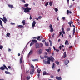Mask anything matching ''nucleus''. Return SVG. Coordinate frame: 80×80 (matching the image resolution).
<instances>
[{"label":"nucleus","mask_w":80,"mask_h":80,"mask_svg":"<svg viewBox=\"0 0 80 80\" xmlns=\"http://www.w3.org/2000/svg\"><path fill=\"white\" fill-rule=\"evenodd\" d=\"M48 60L47 61H45V60H43V62L45 64H48V65H49L50 64V60L52 62H53V60H54V58L52 57H48L47 58Z\"/></svg>","instance_id":"obj_1"},{"label":"nucleus","mask_w":80,"mask_h":80,"mask_svg":"<svg viewBox=\"0 0 80 80\" xmlns=\"http://www.w3.org/2000/svg\"><path fill=\"white\" fill-rule=\"evenodd\" d=\"M28 4H26L24 5V7H27L26 8L24 7H22V9L24 10V12L25 13H27V12H30V10H31V8H28Z\"/></svg>","instance_id":"obj_2"},{"label":"nucleus","mask_w":80,"mask_h":80,"mask_svg":"<svg viewBox=\"0 0 80 80\" xmlns=\"http://www.w3.org/2000/svg\"><path fill=\"white\" fill-rule=\"evenodd\" d=\"M36 48H40V44L38 43H36L35 45Z\"/></svg>","instance_id":"obj_3"},{"label":"nucleus","mask_w":80,"mask_h":80,"mask_svg":"<svg viewBox=\"0 0 80 80\" xmlns=\"http://www.w3.org/2000/svg\"><path fill=\"white\" fill-rule=\"evenodd\" d=\"M42 52H43V50H42V49H40L39 50V51H38V54L40 55V54H41L42 53Z\"/></svg>","instance_id":"obj_4"},{"label":"nucleus","mask_w":80,"mask_h":80,"mask_svg":"<svg viewBox=\"0 0 80 80\" xmlns=\"http://www.w3.org/2000/svg\"><path fill=\"white\" fill-rule=\"evenodd\" d=\"M68 63H69V60H65L64 62V63L65 65H67Z\"/></svg>","instance_id":"obj_5"},{"label":"nucleus","mask_w":80,"mask_h":80,"mask_svg":"<svg viewBox=\"0 0 80 80\" xmlns=\"http://www.w3.org/2000/svg\"><path fill=\"white\" fill-rule=\"evenodd\" d=\"M34 73V69H31V71H30V74H31V75H33Z\"/></svg>","instance_id":"obj_6"},{"label":"nucleus","mask_w":80,"mask_h":80,"mask_svg":"<svg viewBox=\"0 0 80 80\" xmlns=\"http://www.w3.org/2000/svg\"><path fill=\"white\" fill-rule=\"evenodd\" d=\"M35 24H36V22L35 20H34L32 24V27H33V28L35 27Z\"/></svg>","instance_id":"obj_7"},{"label":"nucleus","mask_w":80,"mask_h":80,"mask_svg":"<svg viewBox=\"0 0 80 80\" xmlns=\"http://www.w3.org/2000/svg\"><path fill=\"white\" fill-rule=\"evenodd\" d=\"M18 27L19 28H24L23 26L22 25H18Z\"/></svg>","instance_id":"obj_8"},{"label":"nucleus","mask_w":80,"mask_h":80,"mask_svg":"<svg viewBox=\"0 0 80 80\" xmlns=\"http://www.w3.org/2000/svg\"><path fill=\"white\" fill-rule=\"evenodd\" d=\"M56 78L58 80H62V78L61 77H56Z\"/></svg>","instance_id":"obj_9"},{"label":"nucleus","mask_w":80,"mask_h":80,"mask_svg":"<svg viewBox=\"0 0 80 80\" xmlns=\"http://www.w3.org/2000/svg\"><path fill=\"white\" fill-rule=\"evenodd\" d=\"M46 51H47V52H50V51H51V48H49V49H45Z\"/></svg>","instance_id":"obj_10"},{"label":"nucleus","mask_w":80,"mask_h":80,"mask_svg":"<svg viewBox=\"0 0 80 80\" xmlns=\"http://www.w3.org/2000/svg\"><path fill=\"white\" fill-rule=\"evenodd\" d=\"M65 45H69V43H68V41L66 40L65 42Z\"/></svg>","instance_id":"obj_11"},{"label":"nucleus","mask_w":80,"mask_h":80,"mask_svg":"<svg viewBox=\"0 0 80 80\" xmlns=\"http://www.w3.org/2000/svg\"><path fill=\"white\" fill-rule=\"evenodd\" d=\"M67 14L68 15L69 13H70V14H72V12L68 10H67Z\"/></svg>","instance_id":"obj_12"},{"label":"nucleus","mask_w":80,"mask_h":80,"mask_svg":"<svg viewBox=\"0 0 80 80\" xmlns=\"http://www.w3.org/2000/svg\"><path fill=\"white\" fill-rule=\"evenodd\" d=\"M33 53V50H31L29 53L28 55H32Z\"/></svg>","instance_id":"obj_13"},{"label":"nucleus","mask_w":80,"mask_h":80,"mask_svg":"<svg viewBox=\"0 0 80 80\" xmlns=\"http://www.w3.org/2000/svg\"><path fill=\"white\" fill-rule=\"evenodd\" d=\"M8 6L9 7V8H13V6L12 5L8 4Z\"/></svg>","instance_id":"obj_14"},{"label":"nucleus","mask_w":80,"mask_h":80,"mask_svg":"<svg viewBox=\"0 0 80 80\" xmlns=\"http://www.w3.org/2000/svg\"><path fill=\"white\" fill-rule=\"evenodd\" d=\"M63 57L64 58H65V57H67V54H66V52H64Z\"/></svg>","instance_id":"obj_15"},{"label":"nucleus","mask_w":80,"mask_h":80,"mask_svg":"<svg viewBox=\"0 0 80 80\" xmlns=\"http://www.w3.org/2000/svg\"><path fill=\"white\" fill-rule=\"evenodd\" d=\"M0 25L3 28V23H2V20L0 19Z\"/></svg>","instance_id":"obj_16"},{"label":"nucleus","mask_w":80,"mask_h":80,"mask_svg":"<svg viewBox=\"0 0 80 80\" xmlns=\"http://www.w3.org/2000/svg\"><path fill=\"white\" fill-rule=\"evenodd\" d=\"M32 42L33 43H37V40H32Z\"/></svg>","instance_id":"obj_17"},{"label":"nucleus","mask_w":80,"mask_h":80,"mask_svg":"<svg viewBox=\"0 0 80 80\" xmlns=\"http://www.w3.org/2000/svg\"><path fill=\"white\" fill-rule=\"evenodd\" d=\"M22 23L23 25H25V20H23L22 21Z\"/></svg>","instance_id":"obj_18"},{"label":"nucleus","mask_w":80,"mask_h":80,"mask_svg":"<svg viewBox=\"0 0 80 80\" xmlns=\"http://www.w3.org/2000/svg\"><path fill=\"white\" fill-rule=\"evenodd\" d=\"M22 63V57H21V58H20V63L21 64Z\"/></svg>","instance_id":"obj_19"},{"label":"nucleus","mask_w":80,"mask_h":80,"mask_svg":"<svg viewBox=\"0 0 80 80\" xmlns=\"http://www.w3.org/2000/svg\"><path fill=\"white\" fill-rule=\"evenodd\" d=\"M26 79L27 80H30V76H27L26 77Z\"/></svg>","instance_id":"obj_20"},{"label":"nucleus","mask_w":80,"mask_h":80,"mask_svg":"<svg viewBox=\"0 0 80 80\" xmlns=\"http://www.w3.org/2000/svg\"><path fill=\"white\" fill-rule=\"evenodd\" d=\"M5 72L6 74H9V75L10 74V72L7 71H5Z\"/></svg>","instance_id":"obj_21"},{"label":"nucleus","mask_w":80,"mask_h":80,"mask_svg":"<svg viewBox=\"0 0 80 80\" xmlns=\"http://www.w3.org/2000/svg\"><path fill=\"white\" fill-rule=\"evenodd\" d=\"M0 69L2 70H4L5 68H4L3 67H1L0 68Z\"/></svg>","instance_id":"obj_22"},{"label":"nucleus","mask_w":80,"mask_h":80,"mask_svg":"<svg viewBox=\"0 0 80 80\" xmlns=\"http://www.w3.org/2000/svg\"><path fill=\"white\" fill-rule=\"evenodd\" d=\"M73 35H74L75 34V29L74 28L73 30Z\"/></svg>","instance_id":"obj_23"},{"label":"nucleus","mask_w":80,"mask_h":80,"mask_svg":"<svg viewBox=\"0 0 80 80\" xmlns=\"http://www.w3.org/2000/svg\"><path fill=\"white\" fill-rule=\"evenodd\" d=\"M37 39L38 40H40V39H39L40 38V36H38L37 37Z\"/></svg>","instance_id":"obj_24"},{"label":"nucleus","mask_w":80,"mask_h":80,"mask_svg":"<svg viewBox=\"0 0 80 80\" xmlns=\"http://www.w3.org/2000/svg\"><path fill=\"white\" fill-rule=\"evenodd\" d=\"M37 72L38 73H40V72H41V70L40 69L39 70V69H37Z\"/></svg>","instance_id":"obj_25"},{"label":"nucleus","mask_w":80,"mask_h":80,"mask_svg":"<svg viewBox=\"0 0 80 80\" xmlns=\"http://www.w3.org/2000/svg\"><path fill=\"white\" fill-rule=\"evenodd\" d=\"M64 47V46L63 45H62V46H59V48H60V50H62V48H63V47Z\"/></svg>","instance_id":"obj_26"},{"label":"nucleus","mask_w":80,"mask_h":80,"mask_svg":"<svg viewBox=\"0 0 80 80\" xmlns=\"http://www.w3.org/2000/svg\"><path fill=\"white\" fill-rule=\"evenodd\" d=\"M3 19H4V21H7V18H5V17H3Z\"/></svg>","instance_id":"obj_27"},{"label":"nucleus","mask_w":80,"mask_h":80,"mask_svg":"<svg viewBox=\"0 0 80 80\" xmlns=\"http://www.w3.org/2000/svg\"><path fill=\"white\" fill-rule=\"evenodd\" d=\"M43 45L42 43H40L39 44V46L40 47H42L43 46Z\"/></svg>","instance_id":"obj_28"},{"label":"nucleus","mask_w":80,"mask_h":80,"mask_svg":"<svg viewBox=\"0 0 80 80\" xmlns=\"http://www.w3.org/2000/svg\"><path fill=\"white\" fill-rule=\"evenodd\" d=\"M52 5H53V3H52V2H50L49 5H50V6H52Z\"/></svg>","instance_id":"obj_29"},{"label":"nucleus","mask_w":80,"mask_h":80,"mask_svg":"<svg viewBox=\"0 0 80 80\" xmlns=\"http://www.w3.org/2000/svg\"><path fill=\"white\" fill-rule=\"evenodd\" d=\"M31 66L32 68V69H33L34 70V69H35V68H34V66H33V65L32 64L31 65Z\"/></svg>","instance_id":"obj_30"},{"label":"nucleus","mask_w":80,"mask_h":80,"mask_svg":"<svg viewBox=\"0 0 80 80\" xmlns=\"http://www.w3.org/2000/svg\"><path fill=\"white\" fill-rule=\"evenodd\" d=\"M45 45H46V46H48V42H47V43L45 42Z\"/></svg>","instance_id":"obj_31"},{"label":"nucleus","mask_w":80,"mask_h":80,"mask_svg":"<svg viewBox=\"0 0 80 80\" xmlns=\"http://www.w3.org/2000/svg\"><path fill=\"white\" fill-rule=\"evenodd\" d=\"M47 74V72L46 71H44L43 72V75H45L46 74Z\"/></svg>","instance_id":"obj_32"},{"label":"nucleus","mask_w":80,"mask_h":80,"mask_svg":"<svg viewBox=\"0 0 80 80\" xmlns=\"http://www.w3.org/2000/svg\"><path fill=\"white\" fill-rule=\"evenodd\" d=\"M32 61H33V62H35L36 61H37V62L38 61V59H33L32 60Z\"/></svg>","instance_id":"obj_33"},{"label":"nucleus","mask_w":80,"mask_h":80,"mask_svg":"<svg viewBox=\"0 0 80 80\" xmlns=\"http://www.w3.org/2000/svg\"><path fill=\"white\" fill-rule=\"evenodd\" d=\"M33 44H34V43H33V42H31L30 45V47H31L32 45H33Z\"/></svg>","instance_id":"obj_34"},{"label":"nucleus","mask_w":80,"mask_h":80,"mask_svg":"<svg viewBox=\"0 0 80 80\" xmlns=\"http://www.w3.org/2000/svg\"><path fill=\"white\" fill-rule=\"evenodd\" d=\"M55 63H56V64H57V65H59V62H58V61H56L55 62Z\"/></svg>","instance_id":"obj_35"},{"label":"nucleus","mask_w":80,"mask_h":80,"mask_svg":"<svg viewBox=\"0 0 80 80\" xmlns=\"http://www.w3.org/2000/svg\"><path fill=\"white\" fill-rule=\"evenodd\" d=\"M50 32H53V28H51V30H50Z\"/></svg>","instance_id":"obj_36"},{"label":"nucleus","mask_w":80,"mask_h":80,"mask_svg":"<svg viewBox=\"0 0 80 80\" xmlns=\"http://www.w3.org/2000/svg\"><path fill=\"white\" fill-rule=\"evenodd\" d=\"M0 49L1 50H2V49H3V46H2L0 45Z\"/></svg>","instance_id":"obj_37"},{"label":"nucleus","mask_w":80,"mask_h":80,"mask_svg":"<svg viewBox=\"0 0 80 80\" xmlns=\"http://www.w3.org/2000/svg\"><path fill=\"white\" fill-rule=\"evenodd\" d=\"M70 28H67V32H69V31H70Z\"/></svg>","instance_id":"obj_38"},{"label":"nucleus","mask_w":80,"mask_h":80,"mask_svg":"<svg viewBox=\"0 0 80 80\" xmlns=\"http://www.w3.org/2000/svg\"><path fill=\"white\" fill-rule=\"evenodd\" d=\"M68 24L69 25L70 27H72V24H70V22H68Z\"/></svg>","instance_id":"obj_39"},{"label":"nucleus","mask_w":80,"mask_h":80,"mask_svg":"<svg viewBox=\"0 0 80 80\" xmlns=\"http://www.w3.org/2000/svg\"><path fill=\"white\" fill-rule=\"evenodd\" d=\"M10 35V33H8L7 34V35L8 36V37H9Z\"/></svg>","instance_id":"obj_40"},{"label":"nucleus","mask_w":80,"mask_h":80,"mask_svg":"<svg viewBox=\"0 0 80 80\" xmlns=\"http://www.w3.org/2000/svg\"><path fill=\"white\" fill-rule=\"evenodd\" d=\"M48 5V2H47V3H46L45 4V6H46V7H47V6Z\"/></svg>","instance_id":"obj_41"},{"label":"nucleus","mask_w":80,"mask_h":80,"mask_svg":"<svg viewBox=\"0 0 80 80\" xmlns=\"http://www.w3.org/2000/svg\"><path fill=\"white\" fill-rule=\"evenodd\" d=\"M59 36H60V35H62V32H59Z\"/></svg>","instance_id":"obj_42"},{"label":"nucleus","mask_w":80,"mask_h":80,"mask_svg":"<svg viewBox=\"0 0 80 80\" xmlns=\"http://www.w3.org/2000/svg\"><path fill=\"white\" fill-rule=\"evenodd\" d=\"M55 12H58V9L57 8H55Z\"/></svg>","instance_id":"obj_43"},{"label":"nucleus","mask_w":80,"mask_h":80,"mask_svg":"<svg viewBox=\"0 0 80 80\" xmlns=\"http://www.w3.org/2000/svg\"><path fill=\"white\" fill-rule=\"evenodd\" d=\"M54 65H55V64H54V63H53L52 66V68H54Z\"/></svg>","instance_id":"obj_44"},{"label":"nucleus","mask_w":80,"mask_h":80,"mask_svg":"<svg viewBox=\"0 0 80 80\" xmlns=\"http://www.w3.org/2000/svg\"><path fill=\"white\" fill-rule=\"evenodd\" d=\"M49 28H52V25L50 24V26H49Z\"/></svg>","instance_id":"obj_45"},{"label":"nucleus","mask_w":80,"mask_h":80,"mask_svg":"<svg viewBox=\"0 0 80 80\" xmlns=\"http://www.w3.org/2000/svg\"><path fill=\"white\" fill-rule=\"evenodd\" d=\"M73 22V21L72 20H71L70 21V24H72Z\"/></svg>","instance_id":"obj_46"},{"label":"nucleus","mask_w":80,"mask_h":80,"mask_svg":"<svg viewBox=\"0 0 80 80\" xmlns=\"http://www.w3.org/2000/svg\"><path fill=\"white\" fill-rule=\"evenodd\" d=\"M42 18V16H39L38 17V18L39 19H41Z\"/></svg>","instance_id":"obj_47"},{"label":"nucleus","mask_w":80,"mask_h":80,"mask_svg":"<svg viewBox=\"0 0 80 80\" xmlns=\"http://www.w3.org/2000/svg\"><path fill=\"white\" fill-rule=\"evenodd\" d=\"M3 67L5 68L7 67H6V66L5 64H3Z\"/></svg>","instance_id":"obj_48"},{"label":"nucleus","mask_w":80,"mask_h":80,"mask_svg":"<svg viewBox=\"0 0 80 80\" xmlns=\"http://www.w3.org/2000/svg\"><path fill=\"white\" fill-rule=\"evenodd\" d=\"M21 2H22L24 3H25V0H21Z\"/></svg>","instance_id":"obj_49"},{"label":"nucleus","mask_w":80,"mask_h":80,"mask_svg":"<svg viewBox=\"0 0 80 80\" xmlns=\"http://www.w3.org/2000/svg\"><path fill=\"white\" fill-rule=\"evenodd\" d=\"M38 78H40V74H38Z\"/></svg>","instance_id":"obj_50"},{"label":"nucleus","mask_w":80,"mask_h":80,"mask_svg":"<svg viewBox=\"0 0 80 80\" xmlns=\"http://www.w3.org/2000/svg\"><path fill=\"white\" fill-rule=\"evenodd\" d=\"M11 25H15V24L14 23H11Z\"/></svg>","instance_id":"obj_51"},{"label":"nucleus","mask_w":80,"mask_h":80,"mask_svg":"<svg viewBox=\"0 0 80 80\" xmlns=\"http://www.w3.org/2000/svg\"><path fill=\"white\" fill-rule=\"evenodd\" d=\"M62 32L63 33V34H65V31H62Z\"/></svg>","instance_id":"obj_52"},{"label":"nucleus","mask_w":80,"mask_h":80,"mask_svg":"<svg viewBox=\"0 0 80 80\" xmlns=\"http://www.w3.org/2000/svg\"><path fill=\"white\" fill-rule=\"evenodd\" d=\"M56 52H59V50L58 49H56Z\"/></svg>","instance_id":"obj_53"},{"label":"nucleus","mask_w":80,"mask_h":80,"mask_svg":"<svg viewBox=\"0 0 80 80\" xmlns=\"http://www.w3.org/2000/svg\"><path fill=\"white\" fill-rule=\"evenodd\" d=\"M62 31H64V28H62Z\"/></svg>","instance_id":"obj_54"},{"label":"nucleus","mask_w":80,"mask_h":80,"mask_svg":"<svg viewBox=\"0 0 80 80\" xmlns=\"http://www.w3.org/2000/svg\"><path fill=\"white\" fill-rule=\"evenodd\" d=\"M53 48L54 50L55 51V50H56V49H55V47L53 46Z\"/></svg>","instance_id":"obj_55"},{"label":"nucleus","mask_w":80,"mask_h":80,"mask_svg":"<svg viewBox=\"0 0 80 80\" xmlns=\"http://www.w3.org/2000/svg\"><path fill=\"white\" fill-rule=\"evenodd\" d=\"M67 3H69V0H67Z\"/></svg>","instance_id":"obj_56"},{"label":"nucleus","mask_w":80,"mask_h":80,"mask_svg":"<svg viewBox=\"0 0 80 80\" xmlns=\"http://www.w3.org/2000/svg\"><path fill=\"white\" fill-rule=\"evenodd\" d=\"M72 5H71L69 6V8H72Z\"/></svg>","instance_id":"obj_57"},{"label":"nucleus","mask_w":80,"mask_h":80,"mask_svg":"<svg viewBox=\"0 0 80 80\" xmlns=\"http://www.w3.org/2000/svg\"><path fill=\"white\" fill-rule=\"evenodd\" d=\"M54 52H52V56H53V55H54Z\"/></svg>","instance_id":"obj_58"},{"label":"nucleus","mask_w":80,"mask_h":80,"mask_svg":"<svg viewBox=\"0 0 80 80\" xmlns=\"http://www.w3.org/2000/svg\"><path fill=\"white\" fill-rule=\"evenodd\" d=\"M29 19L30 20H32V16H31V15L30 16V18H29Z\"/></svg>","instance_id":"obj_59"},{"label":"nucleus","mask_w":80,"mask_h":80,"mask_svg":"<svg viewBox=\"0 0 80 80\" xmlns=\"http://www.w3.org/2000/svg\"><path fill=\"white\" fill-rule=\"evenodd\" d=\"M8 68H9V69H10V68H11V67L9 66H8Z\"/></svg>","instance_id":"obj_60"},{"label":"nucleus","mask_w":80,"mask_h":80,"mask_svg":"<svg viewBox=\"0 0 80 80\" xmlns=\"http://www.w3.org/2000/svg\"><path fill=\"white\" fill-rule=\"evenodd\" d=\"M8 52H11V49H9Z\"/></svg>","instance_id":"obj_61"},{"label":"nucleus","mask_w":80,"mask_h":80,"mask_svg":"<svg viewBox=\"0 0 80 80\" xmlns=\"http://www.w3.org/2000/svg\"><path fill=\"white\" fill-rule=\"evenodd\" d=\"M62 19L63 20H65V17L62 18Z\"/></svg>","instance_id":"obj_62"},{"label":"nucleus","mask_w":80,"mask_h":80,"mask_svg":"<svg viewBox=\"0 0 80 80\" xmlns=\"http://www.w3.org/2000/svg\"><path fill=\"white\" fill-rule=\"evenodd\" d=\"M51 78H53V77H54V76H51Z\"/></svg>","instance_id":"obj_63"},{"label":"nucleus","mask_w":80,"mask_h":80,"mask_svg":"<svg viewBox=\"0 0 80 80\" xmlns=\"http://www.w3.org/2000/svg\"><path fill=\"white\" fill-rule=\"evenodd\" d=\"M78 24L79 25H80V22H78Z\"/></svg>","instance_id":"obj_64"}]
</instances>
